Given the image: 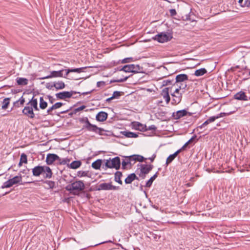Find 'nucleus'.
<instances>
[{"label": "nucleus", "instance_id": "62", "mask_svg": "<svg viewBox=\"0 0 250 250\" xmlns=\"http://www.w3.org/2000/svg\"><path fill=\"white\" fill-rule=\"evenodd\" d=\"M189 144V142H187L185 144V145L182 147V148H181V150L182 149H184Z\"/></svg>", "mask_w": 250, "mask_h": 250}, {"label": "nucleus", "instance_id": "56", "mask_svg": "<svg viewBox=\"0 0 250 250\" xmlns=\"http://www.w3.org/2000/svg\"><path fill=\"white\" fill-rule=\"evenodd\" d=\"M158 114L159 116L161 117H164L165 116L166 112L165 111H160L158 112Z\"/></svg>", "mask_w": 250, "mask_h": 250}, {"label": "nucleus", "instance_id": "50", "mask_svg": "<svg viewBox=\"0 0 250 250\" xmlns=\"http://www.w3.org/2000/svg\"><path fill=\"white\" fill-rule=\"evenodd\" d=\"M216 119H217V117L216 116H211V117H210L208 119V121L209 123H212L214 121H215V120Z\"/></svg>", "mask_w": 250, "mask_h": 250}, {"label": "nucleus", "instance_id": "6", "mask_svg": "<svg viewBox=\"0 0 250 250\" xmlns=\"http://www.w3.org/2000/svg\"><path fill=\"white\" fill-rule=\"evenodd\" d=\"M144 163H139L137 165V169L135 172H149L152 169L153 166L148 164L145 161Z\"/></svg>", "mask_w": 250, "mask_h": 250}, {"label": "nucleus", "instance_id": "53", "mask_svg": "<svg viewBox=\"0 0 250 250\" xmlns=\"http://www.w3.org/2000/svg\"><path fill=\"white\" fill-rule=\"evenodd\" d=\"M105 84V83L104 81H99L97 83V86L100 87L102 86H104Z\"/></svg>", "mask_w": 250, "mask_h": 250}, {"label": "nucleus", "instance_id": "39", "mask_svg": "<svg viewBox=\"0 0 250 250\" xmlns=\"http://www.w3.org/2000/svg\"><path fill=\"white\" fill-rule=\"evenodd\" d=\"M70 160L67 158L61 159L60 158V160L58 161V163H59L61 165H67V167H68V166H69V163Z\"/></svg>", "mask_w": 250, "mask_h": 250}, {"label": "nucleus", "instance_id": "8", "mask_svg": "<svg viewBox=\"0 0 250 250\" xmlns=\"http://www.w3.org/2000/svg\"><path fill=\"white\" fill-rule=\"evenodd\" d=\"M183 93L178 91V88H175L174 91L171 93L172 96V104H177L180 103L182 98V94Z\"/></svg>", "mask_w": 250, "mask_h": 250}, {"label": "nucleus", "instance_id": "57", "mask_svg": "<svg viewBox=\"0 0 250 250\" xmlns=\"http://www.w3.org/2000/svg\"><path fill=\"white\" fill-rule=\"evenodd\" d=\"M85 108V106L83 105H82V106L77 108L76 109H75V111H79L84 109Z\"/></svg>", "mask_w": 250, "mask_h": 250}, {"label": "nucleus", "instance_id": "51", "mask_svg": "<svg viewBox=\"0 0 250 250\" xmlns=\"http://www.w3.org/2000/svg\"><path fill=\"white\" fill-rule=\"evenodd\" d=\"M46 183L48 185V188H53L55 186V183L52 181H46Z\"/></svg>", "mask_w": 250, "mask_h": 250}, {"label": "nucleus", "instance_id": "46", "mask_svg": "<svg viewBox=\"0 0 250 250\" xmlns=\"http://www.w3.org/2000/svg\"><path fill=\"white\" fill-rule=\"evenodd\" d=\"M209 123L208 120H207L204 123H203L201 125L198 126L197 127V130H198L199 128L202 129V128L204 127L205 126L209 124Z\"/></svg>", "mask_w": 250, "mask_h": 250}, {"label": "nucleus", "instance_id": "26", "mask_svg": "<svg viewBox=\"0 0 250 250\" xmlns=\"http://www.w3.org/2000/svg\"><path fill=\"white\" fill-rule=\"evenodd\" d=\"M103 162V160L101 159L97 160L92 164V167L95 169H100L101 166L102 165Z\"/></svg>", "mask_w": 250, "mask_h": 250}, {"label": "nucleus", "instance_id": "59", "mask_svg": "<svg viewBox=\"0 0 250 250\" xmlns=\"http://www.w3.org/2000/svg\"><path fill=\"white\" fill-rule=\"evenodd\" d=\"M244 4L245 6L250 7V0H246Z\"/></svg>", "mask_w": 250, "mask_h": 250}, {"label": "nucleus", "instance_id": "11", "mask_svg": "<svg viewBox=\"0 0 250 250\" xmlns=\"http://www.w3.org/2000/svg\"><path fill=\"white\" fill-rule=\"evenodd\" d=\"M77 92L74 91H63L56 94V96L58 99L63 100L65 98H69L72 97L73 94Z\"/></svg>", "mask_w": 250, "mask_h": 250}, {"label": "nucleus", "instance_id": "7", "mask_svg": "<svg viewBox=\"0 0 250 250\" xmlns=\"http://www.w3.org/2000/svg\"><path fill=\"white\" fill-rule=\"evenodd\" d=\"M172 38V37L170 34L162 32L156 35L154 39L159 42L164 43L170 41Z\"/></svg>", "mask_w": 250, "mask_h": 250}, {"label": "nucleus", "instance_id": "9", "mask_svg": "<svg viewBox=\"0 0 250 250\" xmlns=\"http://www.w3.org/2000/svg\"><path fill=\"white\" fill-rule=\"evenodd\" d=\"M21 181V177L20 176H15L14 178L9 179L4 183L2 188H7L12 187L14 184H16Z\"/></svg>", "mask_w": 250, "mask_h": 250}, {"label": "nucleus", "instance_id": "28", "mask_svg": "<svg viewBox=\"0 0 250 250\" xmlns=\"http://www.w3.org/2000/svg\"><path fill=\"white\" fill-rule=\"evenodd\" d=\"M82 163L80 161H74L72 162L68 166L69 168H71L72 169H76L80 167Z\"/></svg>", "mask_w": 250, "mask_h": 250}, {"label": "nucleus", "instance_id": "30", "mask_svg": "<svg viewBox=\"0 0 250 250\" xmlns=\"http://www.w3.org/2000/svg\"><path fill=\"white\" fill-rule=\"evenodd\" d=\"M207 72V70L204 68H200L199 69L196 70L195 71L194 75L196 76L199 77L204 75L205 74H206Z\"/></svg>", "mask_w": 250, "mask_h": 250}, {"label": "nucleus", "instance_id": "35", "mask_svg": "<svg viewBox=\"0 0 250 250\" xmlns=\"http://www.w3.org/2000/svg\"><path fill=\"white\" fill-rule=\"evenodd\" d=\"M47 106V103L44 101L42 97L40 98V107L42 109H44Z\"/></svg>", "mask_w": 250, "mask_h": 250}, {"label": "nucleus", "instance_id": "49", "mask_svg": "<svg viewBox=\"0 0 250 250\" xmlns=\"http://www.w3.org/2000/svg\"><path fill=\"white\" fill-rule=\"evenodd\" d=\"M156 154H154L152 155V156L151 157L145 158V159L144 160V162L145 161H146V160H149L150 161V162L152 163L154 161L155 158H156Z\"/></svg>", "mask_w": 250, "mask_h": 250}, {"label": "nucleus", "instance_id": "29", "mask_svg": "<svg viewBox=\"0 0 250 250\" xmlns=\"http://www.w3.org/2000/svg\"><path fill=\"white\" fill-rule=\"evenodd\" d=\"M135 178H136V175L134 173H132L125 179V183L126 184H130Z\"/></svg>", "mask_w": 250, "mask_h": 250}, {"label": "nucleus", "instance_id": "44", "mask_svg": "<svg viewBox=\"0 0 250 250\" xmlns=\"http://www.w3.org/2000/svg\"><path fill=\"white\" fill-rule=\"evenodd\" d=\"M234 112V111H231L229 113L221 112V113L217 114V115H216V116L217 118L218 119L219 118L223 117L226 115H229L232 113H233Z\"/></svg>", "mask_w": 250, "mask_h": 250}, {"label": "nucleus", "instance_id": "19", "mask_svg": "<svg viewBox=\"0 0 250 250\" xmlns=\"http://www.w3.org/2000/svg\"><path fill=\"white\" fill-rule=\"evenodd\" d=\"M118 188L115 186H112L109 183H102L99 186V189L102 190H116Z\"/></svg>", "mask_w": 250, "mask_h": 250}, {"label": "nucleus", "instance_id": "47", "mask_svg": "<svg viewBox=\"0 0 250 250\" xmlns=\"http://www.w3.org/2000/svg\"><path fill=\"white\" fill-rule=\"evenodd\" d=\"M62 105H63V104L61 102H58L53 104V108H55V109H58L60 107H61Z\"/></svg>", "mask_w": 250, "mask_h": 250}, {"label": "nucleus", "instance_id": "16", "mask_svg": "<svg viewBox=\"0 0 250 250\" xmlns=\"http://www.w3.org/2000/svg\"><path fill=\"white\" fill-rule=\"evenodd\" d=\"M188 111L186 109L178 110L173 113L172 117L174 119L178 120L184 116H186L188 114Z\"/></svg>", "mask_w": 250, "mask_h": 250}, {"label": "nucleus", "instance_id": "55", "mask_svg": "<svg viewBox=\"0 0 250 250\" xmlns=\"http://www.w3.org/2000/svg\"><path fill=\"white\" fill-rule=\"evenodd\" d=\"M47 98L49 99V101L51 104H53L54 102L55 99L53 97L50 95H48Z\"/></svg>", "mask_w": 250, "mask_h": 250}, {"label": "nucleus", "instance_id": "34", "mask_svg": "<svg viewBox=\"0 0 250 250\" xmlns=\"http://www.w3.org/2000/svg\"><path fill=\"white\" fill-rule=\"evenodd\" d=\"M174 80H170V79H167V80H164L163 82H162V86H167V85H171L172 87V88L173 87V84L174 83Z\"/></svg>", "mask_w": 250, "mask_h": 250}, {"label": "nucleus", "instance_id": "15", "mask_svg": "<svg viewBox=\"0 0 250 250\" xmlns=\"http://www.w3.org/2000/svg\"><path fill=\"white\" fill-rule=\"evenodd\" d=\"M188 80V76L185 74H181L176 76L175 81L173 84V86H175L176 84L184 82Z\"/></svg>", "mask_w": 250, "mask_h": 250}, {"label": "nucleus", "instance_id": "12", "mask_svg": "<svg viewBox=\"0 0 250 250\" xmlns=\"http://www.w3.org/2000/svg\"><path fill=\"white\" fill-rule=\"evenodd\" d=\"M65 71L64 69H61L59 71H52L50 72L49 75L42 78V79H50L52 78L64 77L63 72Z\"/></svg>", "mask_w": 250, "mask_h": 250}, {"label": "nucleus", "instance_id": "42", "mask_svg": "<svg viewBox=\"0 0 250 250\" xmlns=\"http://www.w3.org/2000/svg\"><path fill=\"white\" fill-rule=\"evenodd\" d=\"M122 92L116 91H114L112 94V98L114 99H119L122 95Z\"/></svg>", "mask_w": 250, "mask_h": 250}, {"label": "nucleus", "instance_id": "33", "mask_svg": "<svg viewBox=\"0 0 250 250\" xmlns=\"http://www.w3.org/2000/svg\"><path fill=\"white\" fill-rule=\"evenodd\" d=\"M187 84L186 83H180V85H178V83L176 84V86H174L175 88H178V91L184 93L185 92V89L187 87Z\"/></svg>", "mask_w": 250, "mask_h": 250}, {"label": "nucleus", "instance_id": "24", "mask_svg": "<svg viewBox=\"0 0 250 250\" xmlns=\"http://www.w3.org/2000/svg\"><path fill=\"white\" fill-rule=\"evenodd\" d=\"M65 84L62 81L56 82L53 83V86L57 89H62L65 87Z\"/></svg>", "mask_w": 250, "mask_h": 250}, {"label": "nucleus", "instance_id": "10", "mask_svg": "<svg viewBox=\"0 0 250 250\" xmlns=\"http://www.w3.org/2000/svg\"><path fill=\"white\" fill-rule=\"evenodd\" d=\"M172 87H167L163 89L161 92V95L163 97V99L165 100L167 104H168L170 101V97L169 94V91L171 92Z\"/></svg>", "mask_w": 250, "mask_h": 250}, {"label": "nucleus", "instance_id": "4", "mask_svg": "<svg viewBox=\"0 0 250 250\" xmlns=\"http://www.w3.org/2000/svg\"><path fill=\"white\" fill-rule=\"evenodd\" d=\"M84 184L80 181H76L71 184L68 185L66 187L67 190L69 191L71 193L74 195H78L79 193L83 189Z\"/></svg>", "mask_w": 250, "mask_h": 250}, {"label": "nucleus", "instance_id": "45", "mask_svg": "<svg viewBox=\"0 0 250 250\" xmlns=\"http://www.w3.org/2000/svg\"><path fill=\"white\" fill-rule=\"evenodd\" d=\"M128 77H129L128 76H126L123 78H121L120 79H118L116 80L111 81L110 83H112L113 82H118V83L124 82L126 81V80L128 78Z\"/></svg>", "mask_w": 250, "mask_h": 250}, {"label": "nucleus", "instance_id": "38", "mask_svg": "<svg viewBox=\"0 0 250 250\" xmlns=\"http://www.w3.org/2000/svg\"><path fill=\"white\" fill-rule=\"evenodd\" d=\"M157 177V173L155 174V175H154L152 177H151L149 179V180L148 181H147V182H146V187H148V188L150 187L151 186L153 181L155 179V178Z\"/></svg>", "mask_w": 250, "mask_h": 250}, {"label": "nucleus", "instance_id": "48", "mask_svg": "<svg viewBox=\"0 0 250 250\" xmlns=\"http://www.w3.org/2000/svg\"><path fill=\"white\" fill-rule=\"evenodd\" d=\"M157 129L156 126L155 125H151L149 126H146V131L147 130H153L155 131Z\"/></svg>", "mask_w": 250, "mask_h": 250}, {"label": "nucleus", "instance_id": "63", "mask_svg": "<svg viewBox=\"0 0 250 250\" xmlns=\"http://www.w3.org/2000/svg\"><path fill=\"white\" fill-rule=\"evenodd\" d=\"M88 173H79V175L78 176H80V177H82V176H85V175H87V174Z\"/></svg>", "mask_w": 250, "mask_h": 250}, {"label": "nucleus", "instance_id": "32", "mask_svg": "<svg viewBox=\"0 0 250 250\" xmlns=\"http://www.w3.org/2000/svg\"><path fill=\"white\" fill-rule=\"evenodd\" d=\"M10 98H4L2 101V105L1 108L2 109L5 110L7 108L8 105L10 103Z\"/></svg>", "mask_w": 250, "mask_h": 250}, {"label": "nucleus", "instance_id": "61", "mask_svg": "<svg viewBox=\"0 0 250 250\" xmlns=\"http://www.w3.org/2000/svg\"><path fill=\"white\" fill-rule=\"evenodd\" d=\"M196 138V135H194L192 136L187 142H189V144L191 143V142Z\"/></svg>", "mask_w": 250, "mask_h": 250}, {"label": "nucleus", "instance_id": "36", "mask_svg": "<svg viewBox=\"0 0 250 250\" xmlns=\"http://www.w3.org/2000/svg\"><path fill=\"white\" fill-rule=\"evenodd\" d=\"M22 163H27V156L24 153L21 154L19 165L21 166Z\"/></svg>", "mask_w": 250, "mask_h": 250}, {"label": "nucleus", "instance_id": "58", "mask_svg": "<svg viewBox=\"0 0 250 250\" xmlns=\"http://www.w3.org/2000/svg\"><path fill=\"white\" fill-rule=\"evenodd\" d=\"M43 167L44 168V170L45 172H51V170L50 168L47 166H43Z\"/></svg>", "mask_w": 250, "mask_h": 250}, {"label": "nucleus", "instance_id": "43", "mask_svg": "<svg viewBox=\"0 0 250 250\" xmlns=\"http://www.w3.org/2000/svg\"><path fill=\"white\" fill-rule=\"evenodd\" d=\"M134 60H133V58H132V57H128V58H125L124 59H123L122 61H121V63H129V62H133Z\"/></svg>", "mask_w": 250, "mask_h": 250}, {"label": "nucleus", "instance_id": "1", "mask_svg": "<svg viewBox=\"0 0 250 250\" xmlns=\"http://www.w3.org/2000/svg\"><path fill=\"white\" fill-rule=\"evenodd\" d=\"M123 158L121 162L122 169L124 170H130L136 162H143L145 157L139 154L130 156L121 155Z\"/></svg>", "mask_w": 250, "mask_h": 250}, {"label": "nucleus", "instance_id": "13", "mask_svg": "<svg viewBox=\"0 0 250 250\" xmlns=\"http://www.w3.org/2000/svg\"><path fill=\"white\" fill-rule=\"evenodd\" d=\"M60 160V158L55 154H48L46 158V162L48 165L52 164L54 162Z\"/></svg>", "mask_w": 250, "mask_h": 250}, {"label": "nucleus", "instance_id": "37", "mask_svg": "<svg viewBox=\"0 0 250 250\" xmlns=\"http://www.w3.org/2000/svg\"><path fill=\"white\" fill-rule=\"evenodd\" d=\"M33 174L35 176H39L40 175H42L43 177L50 178L52 173H33Z\"/></svg>", "mask_w": 250, "mask_h": 250}, {"label": "nucleus", "instance_id": "21", "mask_svg": "<svg viewBox=\"0 0 250 250\" xmlns=\"http://www.w3.org/2000/svg\"><path fill=\"white\" fill-rule=\"evenodd\" d=\"M107 116V113L101 111L97 114L96 119L99 122H104L106 120Z\"/></svg>", "mask_w": 250, "mask_h": 250}, {"label": "nucleus", "instance_id": "41", "mask_svg": "<svg viewBox=\"0 0 250 250\" xmlns=\"http://www.w3.org/2000/svg\"><path fill=\"white\" fill-rule=\"evenodd\" d=\"M43 166H37L32 168V172H45Z\"/></svg>", "mask_w": 250, "mask_h": 250}, {"label": "nucleus", "instance_id": "22", "mask_svg": "<svg viewBox=\"0 0 250 250\" xmlns=\"http://www.w3.org/2000/svg\"><path fill=\"white\" fill-rule=\"evenodd\" d=\"M181 151V149H179L173 154L170 155L167 159L166 164L168 165V164L170 163L176 158V157Z\"/></svg>", "mask_w": 250, "mask_h": 250}, {"label": "nucleus", "instance_id": "60", "mask_svg": "<svg viewBox=\"0 0 250 250\" xmlns=\"http://www.w3.org/2000/svg\"><path fill=\"white\" fill-rule=\"evenodd\" d=\"M53 105H52L51 107H49L47 110V113L48 114H50L51 112L53 110H54L55 108H53Z\"/></svg>", "mask_w": 250, "mask_h": 250}, {"label": "nucleus", "instance_id": "5", "mask_svg": "<svg viewBox=\"0 0 250 250\" xmlns=\"http://www.w3.org/2000/svg\"><path fill=\"white\" fill-rule=\"evenodd\" d=\"M143 67L138 64H127L124 66L120 69V71H123L125 72H132L133 73H137L141 72Z\"/></svg>", "mask_w": 250, "mask_h": 250}, {"label": "nucleus", "instance_id": "17", "mask_svg": "<svg viewBox=\"0 0 250 250\" xmlns=\"http://www.w3.org/2000/svg\"><path fill=\"white\" fill-rule=\"evenodd\" d=\"M234 98L236 100L247 101L249 100V97L246 95L245 92L240 91L236 93L234 95Z\"/></svg>", "mask_w": 250, "mask_h": 250}, {"label": "nucleus", "instance_id": "20", "mask_svg": "<svg viewBox=\"0 0 250 250\" xmlns=\"http://www.w3.org/2000/svg\"><path fill=\"white\" fill-rule=\"evenodd\" d=\"M87 67H83L80 68H73V69H65V74L64 75V78H66L68 74L70 72H76L78 73H80L81 72H83L84 70L87 68Z\"/></svg>", "mask_w": 250, "mask_h": 250}, {"label": "nucleus", "instance_id": "31", "mask_svg": "<svg viewBox=\"0 0 250 250\" xmlns=\"http://www.w3.org/2000/svg\"><path fill=\"white\" fill-rule=\"evenodd\" d=\"M122 134L127 138H136L138 137L137 134L130 131H124Z\"/></svg>", "mask_w": 250, "mask_h": 250}, {"label": "nucleus", "instance_id": "25", "mask_svg": "<svg viewBox=\"0 0 250 250\" xmlns=\"http://www.w3.org/2000/svg\"><path fill=\"white\" fill-rule=\"evenodd\" d=\"M27 104H30L35 110H39L38 107V101L36 99H34V97H32V99Z\"/></svg>", "mask_w": 250, "mask_h": 250}, {"label": "nucleus", "instance_id": "3", "mask_svg": "<svg viewBox=\"0 0 250 250\" xmlns=\"http://www.w3.org/2000/svg\"><path fill=\"white\" fill-rule=\"evenodd\" d=\"M104 165H103V167L104 168H115L116 170H119L121 165V162L120 158L119 157H115L112 159L109 158L108 160H104Z\"/></svg>", "mask_w": 250, "mask_h": 250}, {"label": "nucleus", "instance_id": "54", "mask_svg": "<svg viewBox=\"0 0 250 250\" xmlns=\"http://www.w3.org/2000/svg\"><path fill=\"white\" fill-rule=\"evenodd\" d=\"M54 86H53V83H47L46 84V87L48 89H51Z\"/></svg>", "mask_w": 250, "mask_h": 250}, {"label": "nucleus", "instance_id": "64", "mask_svg": "<svg viewBox=\"0 0 250 250\" xmlns=\"http://www.w3.org/2000/svg\"><path fill=\"white\" fill-rule=\"evenodd\" d=\"M113 100V99L112 98V96L107 98L106 100V102H110L111 100Z\"/></svg>", "mask_w": 250, "mask_h": 250}, {"label": "nucleus", "instance_id": "27", "mask_svg": "<svg viewBox=\"0 0 250 250\" xmlns=\"http://www.w3.org/2000/svg\"><path fill=\"white\" fill-rule=\"evenodd\" d=\"M25 99L23 97V96H21L18 100L14 102L13 105L15 107H19L21 105H23Z\"/></svg>", "mask_w": 250, "mask_h": 250}, {"label": "nucleus", "instance_id": "23", "mask_svg": "<svg viewBox=\"0 0 250 250\" xmlns=\"http://www.w3.org/2000/svg\"><path fill=\"white\" fill-rule=\"evenodd\" d=\"M16 82L18 85H25L28 84V80L24 78L18 77L16 79Z\"/></svg>", "mask_w": 250, "mask_h": 250}, {"label": "nucleus", "instance_id": "2", "mask_svg": "<svg viewBox=\"0 0 250 250\" xmlns=\"http://www.w3.org/2000/svg\"><path fill=\"white\" fill-rule=\"evenodd\" d=\"M80 121L81 123H85L83 129H86L88 131L93 132L100 135H102L103 132L105 131L103 128L99 127L95 125L91 124L87 117L80 119Z\"/></svg>", "mask_w": 250, "mask_h": 250}, {"label": "nucleus", "instance_id": "18", "mask_svg": "<svg viewBox=\"0 0 250 250\" xmlns=\"http://www.w3.org/2000/svg\"><path fill=\"white\" fill-rule=\"evenodd\" d=\"M132 125L134 129L141 131H146V125H144L138 122H133L132 123Z\"/></svg>", "mask_w": 250, "mask_h": 250}, {"label": "nucleus", "instance_id": "40", "mask_svg": "<svg viewBox=\"0 0 250 250\" xmlns=\"http://www.w3.org/2000/svg\"><path fill=\"white\" fill-rule=\"evenodd\" d=\"M122 173H115V180L120 184H122L121 180V177L122 176Z\"/></svg>", "mask_w": 250, "mask_h": 250}, {"label": "nucleus", "instance_id": "52", "mask_svg": "<svg viewBox=\"0 0 250 250\" xmlns=\"http://www.w3.org/2000/svg\"><path fill=\"white\" fill-rule=\"evenodd\" d=\"M169 13L171 16H174L177 14V12L174 9H171L169 10Z\"/></svg>", "mask_w": 250, "mask_h": 250}, {"label": "nucleus", "instance_id": "14", "mask_svg": "<svg viewBox=\"0 0 250 250\" xmlns=\"http://www.w3.org/2000/svg\"><path fill=\"white\" fill-rule=\"evenodd\" d=\"M22 113L28 117L33 119L35 117V114L32 107L26 106L22 111Z\"/></svg>", "mask_w": 250, "mask_h": 250}]
</instances>
